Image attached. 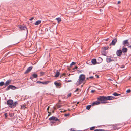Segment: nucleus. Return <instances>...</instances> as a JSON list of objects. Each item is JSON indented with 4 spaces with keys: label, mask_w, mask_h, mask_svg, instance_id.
<instances>
[{
    "label": "nucleus",
    "mask_w": 131,
    "mask_h": 131,
    "mask_svg": "<svg viewBox=\"0 0 131 131\" xmlns=\"http://www.w3.org/2000/svg\"><path fill=\"white\" fill-rule=\"evenodd\" d=\"M85 76L83 74L80 75L79 77V79L76 83V84L78 86L83 83L85 81Z\"/></svg>",
    "instance_id": "obj_1"
},
{
    "label": "nucleus",
    "mask_w": 131,
    "mask_h": 131,
    "mask_svg": "<svg viewBox=\"0 0 131 131\" xmlns=\"http://www.w3.org/2000/svg\"><path fill=\"white\" fill-rule=\"evenodd\" d=\"M7 104L11 108H14L16 105L18 104L17 102L16 101L13 102L12 100L10 99L7 101Z\"/></svg>",
    "instance_id": "obj_2"
},
{
    "label": "nucleus",
    "mask_w": 131,
    "mask_h": 131,
    "mask_svg": "<svg viewBox=\"0 0 131 131\" xmlns=\"http://www.w3.org/2000/svg\"><path fill=\"white\" fill-rule=\"evenodd\" d=\"M114 97H113L110 96H108L106 97L101 96H100V97L99 99V100L105 101L108 100H112L114 99Z\"/></svg>",
    "instance_id": "obj_3"
},
{
    "label": "nucleus",
    "mask_w": 131,
    "mask_h": 131,
    "mask_svg": "<svg viewBox=\"0 0 131 131\" xmlns=\"http://www.w3.org/2000/svg\"><path fill=\"white\" fill-rule=\"evenodd\" d=\"M100 97V96L99 98H97V100L93 103L92 104V106H93L95 105H98L100 104L101 103V101H103V100H99V99Z\"/></svg>",
    "instance_id": "obj_4"
},
{
    "label": "nucleus",
    "mask_w": 131,
    "mask_h": 131,
    "mask_svg": "<svg viewBox=\"0 0 131 131\" xmlns=\"http://www.w3.org/2000/svg\"><path fill=\"white\" fill-rule=\"evenodd\" d=\"M49 120L50 121L54 120L55 121H58L59 122H61L59 119H58L57 117L54 116H52V117L49 118Z\"/></svg>",
    "instance_id": "obj_5"
},
{
    "label": "nucleus",
    "mask_w": 131,
    "mask_h": 131,
    "mask_svg": "<svg viewBox=\"0 0 131 131\" xmlns=\"http://www.w3.org/2000/svg\"><path fill=\"white\" fill-rule=\"evenodd\" d=\"M16 88L15 86H13L12 85H9L6 89V90L8 91L10 89H16Z\"/></svg>",
    "instance_id": "obj_6"
},
{
    "label": "nucleus",
    "mask_w": 131,
    "mask_h": 131,
    "mask_svg": "<svg viewBox=\"0 0 131 131\" xmlns=\"http://www.w3.org/2000/svg\"><path fill=\"white\" fill-rule=\"evenodd\" d=\"M122 53V51L121 50H117L116 53V54L118 56H120Z\"/></svg>",
    "instance_id": "obj_7"
},
{
    "label": "nucleus",
    "mask_w": 131,
    "mask_h": 131,
    "mask_svg": "<svg viewBox=\"0 0 131 131\" xmlns=\"http://www.w3.org/2000/svg\"><path fill=\"white\" fill-rule=\"evenodd\" d=\"M32 68V66H30L29 67H28L27 70H26L25 72V74H26L29 72L31 70Z\"/></svg>",
    "instance_id": "obj_8"
},
{
    "label": "nucleus",
    "mask_w": 131,
    "mask_h": 131,
    "mask_svg": "<svg viewBox=\"0 0 131 131\" xmlns=\"http://www.w3.org/2000/svg\"><path fill=\"white\" fill-rule=\"evenodd\" d=\"M12 81V80L9 79L6 81L5 84V86H7L9 85L10 83Z\"/></svg>",
    "instance_id": "obj_9"
},
{
    "label": "nucleus",
    "mask_w": 131,
    "mask_h": 131,
    "mask_svg": "<svg viewBox=\"0 0 131 131\" xmlns=\"http://www.w3.org/2000/svg\"><path fill=\"white\" fill-rule=\"evenodd\" d=\"M117 41V39L116 38L112 40V42L110 44V45H114L116 43Z\"/></svg>",
    "instance_id": "obj_10"
},
{
    "label": "nucleus",
    "mask_w": 131,
    "mask_h": 131,
    "mask_svg": "<svg viewBox=\"0 0 131 131\" xmlns=\"http://www.w3.org/2000/svg\"><path fill=\"white\" fill-rule=\"evenodd\" d=\"M91 62L94 65L96 64V59H92L91 60Z\"/></svg>",
    "instance_id": "obj_11"
},
{
    "label": "nucleus",
    "mask_w": 131,
    "mask_h": 131,
    "mask_svg": "<svg viewBox=\"0 0 131 131\" xmlns=\"http://www.w3.org/2000/svg\"><path fill=\"white\" fill-rule=\"evenodd\" d=\"M106 61L108 63H109L111 61H113V60H112L111 58H107Z\"/></svg>",
    "instance_id": "obj_12"
},
{
    "label": "nucleus",
    "mask_w": 131,
    "mask_h": 131,
    "mask_svg": "<svg viewBox=\"0 0 131 131\" xmlns=\"http://www.w3.org/2000/svg\"><path fill=\"white\" fill-rule=\"evenodd\" d=\"M127 50V48H123L122 49V52H123L124 53L126 52Z\"/></svg>",
    "instance_id": "obj_13"
},
{
    "label": "nucleus",
    "mask_w": 131,
    "mask_h": 131,
    "mask_svg": "<svg viewBox=\"0 0 131 131\" xmlns=\"http://www.w3.org/2000/svg\"><path fill=\"white\" fill-rule=\"evenodd\" d=\"M41 23V21L40 20H38L35 22L34 24L35 25H37L40 24Z\"/></svg>",
    "instance_id": "obj_14"
},
{
    "label": "nucleus",
    "mask_w": 131,
    "mask_h": 131,
    "mask_svg": "<svg viewBox=\"0 0 131 131\" xmlns=\"http://www.w3.org/2000/svg\"><path fill=\"white\" fill-rule=\"evenodd\" d=\"M50 82V81H44V82H41V83L43 84H47L49 83V82Z\"/></svg>",
    "instance_id": "obj_15"
},
{
    "label": "nucleus",
    "mask_w": 131,
    "mask_h": 131,
    "mask_svg": "<svg viewBox=\"0 0 131 131\" xmlns=\"http://www.w3.org/2000/svg\"><path fill=\"white\" fill-rule=\"evenodd\" d=\"M54 84L57 87L60 86L61 85V84L60 83L57 82H54Z\"/></svg>",
    "instance_id": "obj_16"
},
{
    "label": "nucleus",
    "mask_w": 131,
    "mask_h": 131,
    "mask_svg": "<svg viewBox=\"0 0 131 131\" xmlns=\"http://www.w3.org/2000/svg\"><path fill=\"white\" fill-rule=\"evenodd\" d=\"M128 43V40H126L124 41L123 42V45H125L126 44Z\"/></svg>",
    "instance_id": "obj_17"
},
{
    "label": "nucleus",
    "mask_w": 131,
    "mask_h": 131,
    "mask_svg": "<svg viewBox=\"0 0 131 131\" xmlns=\"http://www.w3.org/2000/svg\"><path fill=\"white\" fill-rule=\"evenodd\" d=\"M19 28L21 30H24L26 28V27L22 26H20Z\"/></svg>",
    "instance_id": "obj_18"
},
{
    "label": "nucleus",
    "mask_w": 131,
    "mask_h": 131,
    "mask_svg": "<svg viewBox=\"0 0 131 131\" xmlns=\"http://www.w3.org/2000/svg\"><path fill=\"white\" fill-rule=\"evenodd\" d=\"M60 75V73L59 72H58L57 71L56 73V74L55 75V77H58Z\"/></svg>",
    "instance_id": "obj_19"
},
{
    "label": "nucleus",
    "mask_w": 131,
    "mask_h": 131,
    "mask_svg": "<svg viewBox=\"0 0 131 131\" xmlns=\"http://www.w3.org/2000/svg\"><path fill=\"white\" fill-rule=\"evenodd\" d=\"M102 54H103V55L107 56L106 55L107 53L106 52V50H103V51L102 52Z\"/></svg>",
    "instance_id": "obj_20"
},
{
    "label": "nucleus",
    "mask_w": 131,
    "mask_h": 131,
    "mask_svg": "<svg viewBox=\"0 0 131 131\" xmlns=\"http://www.w3.org/2000/svg\"><path fill=\"white\" fill-rule=\"evenodd\" d=\"M56 19L58 23H59L61 21V19L59 17L56 18Z\"/></svg>",
    "instance_id": "obj_21"
},
{
    "label": "nucleus",
    "mask_w": 131,
    "mask_h": 131,
    "mask_svg": "<svg viewBox=\"0 0 131 131\" xmlns=\"http://www.w3.org/2000/svg\"><path fill=\"white\" fill-rule=\"evenodd\" d=\"M113 95L115 96H117L119 95H120L121 94H118L116 92L114 93L113 94Z\"/></svg>",
    "instance_id": "obj_22"
},
{
    "label": "nucleus",
    "mask_w": 131,
    "mask_h": 131,
    "mask_svg": "<svg viewBox=\"0 0 131 131\" xmlns=\"http://www.w3.org/2000/svg\"><path fill=\"white\" fill-rule=\"evenodd\" d=\"M5 83L3 81L1 82H0V86H3L4 85H5Z\"/></svg>",
    "instance_id": "obj_23"
},
{
    "label": "nucleus",
    "mask_w": 131,
    "mask_h": 131,
    "mask_svg": "<svg viewBox=\"0 0 131 131\" xmlns=\"http://www.w3.org/2000/svg\"><path fill=\"white\" fill-rule=\"evenodd\" d=\"M32 76L34 78H36L37 77V75L36 74H34L32 75Z\"/></svg>",
    "instance_id": "obj_24"
},
{
    "label": "nucleus",
    "mask_w": 131,
    "mask_h": 131,
    "mask_svg": "<svg viewBox=\"0 0 131 131\" xmlns=\"http://www.w3.org/2000/svg\"><path fill=\"white\" fill-rule=\"evenodd\" d=\"M98 59L100 60L99 62L100 63L102 62L103 61V59L101 57H99Z\"/></svg>",
    "instance_id": "obj_25"
},
{
    "label": "nucleus",
    "mask_w": 131,
    "mask_h": 131,
    "mask_svg": "<svg viewBox=\"0 0 131 131\" xmlns=\"http://www.w3.org/2000/svg\"><path fill=\"white\" fill-rule=\"evenodd\" d=\"M26 107V106L25 105H24L23 106H21V109H24Z\"/></svg>",
    "instance_id": "obj_26"
},
{
    "label": "nucleus",
    "mask_w": 131,
    "mask_h": 131,
    "mask_svg": "<svg viewBox=\"0 0 131 131\" xmlns=\"http://www.w3.org/2000/svg\"><path fill=\"white\" fill-rule=\"evenodd\" d=\"M91 105H88L86 107V109L88 110H89L91 107Z\"/></svg>",
    "instance_id": "obj_27"
},
{
    "label": "nucleus",
    "mask_w": 131,
    "mask_h": 131,
    "mask_svg": "<svg viewBox=\"0 0 131 131\" xmlns=\"http://www.w3.org/2000/svg\"><path fill=\"white\" fill-rule=\"evenodd\" d=\"M40 75L41 76H42L44 75L45 74V72H41L40 73Z\"/></svg>",
    "instance_id": "obj_28"
},
{
    "label": "nucleus",
    "mask_w": 131,
    "mask_h": 131,
    "mask_svg": "<svg viewBox=\"0 0 131 131\" xmlns=\"http://www.w3.org/2000/svg\"><path fill=\"white\" fill-rule=\"evenodd\" d=\"M75 64V63L74 62H72L71 63V64L70 65V66H72L73 65H74Z\"/></svg>",
    "instance_id": "obj_29"
},
{
    "label": "nucleus",
    "mask_w": 131,
    "mask_h": 131,
    "mask_svg": "<svg viewBox=\"0 0 131 131\" xmlns=\"http://www.w3.org/2000/svg\"><path fill=\"white\" fill-rule=\"evenodd\" d=\"M103 130L102 129H95L94 130V131H103Z\"/></svg>",
    "instance_id": "obj_30"
},
{
    "label": "nucleus",
    "mask_w": 131,
    "mask_h": 131,
    "mask_svg": "<svg viewBox=\"0 0 131 131\" xmlns=\"http://www.w3.org/2000/svg\"><path fill=\"white\" fill-rule=\"evenodd\" d=\"M101 103H107L106 101H101Z\"/></svg>",
    "instance_id": "obj_31"
},
{
    "label": "nucleus",
    "mask_w": 131,
    "mask_h": 131,
    "mask_svg": "<svg viewBox=\"0 0 131 131\" xmlns=\"http://www.w3.org/2000/svg\"><path fill=\"white\" fill-rule=\"evenodd\" d=\"M95 128V127L94 126L90 128V130H93Z\"/></svg>",
    "instance_id": "obj_32"
},
{
    "label": "nucleus",
    "mask_w": 131,
    "mask_h": 131,
    "mask_svg": "<svg viewBox=\"0 0 131 131\" xmlns=\"http://www.w3.org/2000/svg\"><path fill=\"white\" fill-rule=\"evenodd\" d=\"M61 105H58L57 106V107L58 108H59L61 107Z\"/></svg>",
    "instance_id": "obj_33"
},
{
    "label": "nucleus",
    "mask_w": 131,
    "mask_h": 131,
    "mask_svg": "<svg viewBox=\"0 0 131 131\" xmlns=\"http://www.w3.org/2000/svg\"><path fill=\"white\" fill-rule=\"evenodd\" d=\"M69 113L68 114H64V116L65 117H67L69 115Z\"/></svg>",
    "instance_id": "obj_34"
},
{
    "label": "nucleus",
    "mask_w": 131,
    "mask_h": 131,
    "mask_svg": "<svg viewBox=\"0 0 131 131\" xmlns=\"http://www.w3.org/2000/svg\"><path fill=\"white\" fill-rule=\"evenodd\" d=\"M130 89H128L127 90L126 92L127 93H129L130 92Z\"/></svg>",
    "instance_id": "obj_35"
},
{
    "label": "nucleus",
    "mask_w": 131,
    "mask_h": 131,
    "mask_svg": "<svg viewBox=\"0 0 131 131\" xmlns=\"http://www.w3.org/2000/svg\"><path fill=\"white\" fill-rule=\"evenodd\" d=\"M71 94L69 93L68 95H67L68 97H70L71 96Z\"/></svg>",
    "instance_id": "obj_36"
},
{
    "label": "nucleus",
    "mask_w": 131,
    "mask_h": 131,
    "mask_svg": "<svg viewBox=\"0 0 131 131\" xmlns=\"http://www.w3.org/2000/svg\"><path fill=\"white\" fill-rule=\"evenodd\" d=\"M4 115L6 117H7V114L6 113H5L4 114Z\"/></svg>",
    "instance_id": "obj_37"
},
{
    "label": "nucleus",
    "mask_w": 131,
    "mask_h": 131,
    "mask_svg": "<svg viewBox=\"0 0 131 131\" xmlns=\"http://www.w3.org/2000/svg\"><path fill=\"white\" fill-rule=\"evenodd\" d=\"M79 89L78 88H77L76 90H75V91H74L75 92H77L78 90H79Z\"/></svg>",
    "instance_id": "obj_38"
},
{
    "label": "nucleus",
    "mask_w": 131,
    "mask_h": 131,
    "mask_svg": "<svg viewBox=\"0 0 131 131\" xmlns=\"http://www.w3.org/2000/svg\"><path fill=\"white\" fill-rule=\"evenodd\" d=\"M95 91V90H92L91 91V92L92 93H93Z\"/></svg>",
    "instance_id": "obj_39"
},
{
    "label": "nucleus",
    "mask_w": 131,
    "mask_h": 131,
    "mask_svg": "<svg viewBox=\"0 0 131 131\" xmlns=\"http://www.w3.org/2000/svg\"><path fill=\"white\" fill-rule=\"evenodd\" d=\"M77 66H75V67L74 68H73V70H75V69H77Z\"/></svg>",
    "instance_id": "obj_40"
},
{
    "label": "nucleus",
    "mask_w": 131,
    "mask_h": 131,
    "mask_svg": "<svg viewBox=\"0 0 131 131\" xmlns=\"http://www.w3.org/2000/svg\"><path fill=\"white\" fill-rule=\"evenodd\" d=\"M33 19H34V18L33 17H32L30 19H29V20H30L31 21V20H32Z\"/></svg>",
    "instance_id": "obj_41"
},
{
    "label": "nucleus",
    "mask_w": 131,
    "mask_h": 131,
    "mask_svg": "<svg viewBox=\"0 0 131 131\" xmlns=\"http://www.w3.org/2000/svg\"><path fill=\"white\" fill-rule=\"evenodd\" d=\"M93 78V77L92 76H90L89 77V78L90 79H92V78Z\"/></svg>",
    "instance_id": "obj_42"
},
{
    "label": "nucleus",
    "mask_w": 131,
    "mask_h": 131,
    "mask_svg": "<svg viewBox=\"0 0 131 131\" xmlns=\"http://www.w3.org/2000/svg\"><path fill=\"white\" fill-rule=\"evenodd\" d=\"M108 47H104V49H105V50H106V49H108Z\"/></svg>",
    "instance_id": "obj_43"
},
{
    "label": "nucleus",
    "mask_w": 131,
    "mask_h": 131,
    "mask_svg": "<svg viewBox=\"0 0 131 131\" xmlns=\"http://www.w3.org/2000/svg\"><path fill=\"white\" fill-rule=\"evenodd\" d=\"M49 106H48V108H47V110L48 111V113H49V112H48V110H49Z\"/></svg>",
    "instance_id": "obj_44"
},
{
    "label": "nucleus",
    "mask_w": 131,
    "mask_h": 131,
    "mask_svg": "<svg viewBox=\"0 0 131 131\" xmlns=\"http://www.w3.org/2000/svg\"><path fill=\"white\" fill-rule=\"evenodd\" d=\"M41 82L40 81H37V83H41Z\"/></svg>",
    "instance_id": "obj_45"
},
{
    "label": "nucleus",
    "mask_w": 131,
    "mask_h": 131,
    "mask_svg": "<svg viewBox=\"0 0 131 131\" xmlns=\"http://www.w3.org/2000/svg\"><path fill=\"white\" fill-rule=\"evenodd\" d=\"M68 82H72V81L71 80H69L68 81Z\"/></svg>",
    "instance_id": "obj_46"
},
{
    "label": "nucleus",
    "mask_w": 131,
    "mask_h": 131,
    "mask_svg": "<svg viewBox=\"0 0 131 131\" xmlns=\"http://www.w3.org/2000/svg\"><path fill=\"white\" fill-rule=\"evenodd\" d=\"M65 75H66V74H65L64 73H63L62 74V76H65Z\"/></svg>",
    "instance_id": "obj_47"
},
{
    "label": "nucleus",
    "mask_w": 131,
    "mask_h": 131,
    "mask_svg": "<svg viewBox=\"0 0 131 131\" xmlns=\"http://www.w3.org/2000/svg\"><path fill=\"white\" fill-rule=\"evenodd\" d=\"M109 39V38H107L106 39H105L106 41H108V40Z\"/></svg>",
    "instance_id": "obj_48"
},
{
    "label": "nucleus",
    "mask_w": 131,
    "mask_h": 131,
    "mask_svg": "<svg viewBox=\"0 0 131 131\" xmlns=\"http://www.w3.org/2000/svg\"><path fill=\"white\" fill-rule=\"evenodd\" d=\"M51 123H52V124H53L54 123H55V122H51Z\"/></svg>",
    "instance_id": "obj_49"
},
{
    "label": "nucleus",
    "mask_w": 131,
    "mask_h": 131,
    "mask_svg": "<svg viewBox=\"0 0 131 131\" xmlns=\"http://www.w3.org/2000/svg\"><path fill=\"white\" fill-rule=\"evenodd\" d=\"M120 3H121L120 1H118V4H119Z\"/></svg>",
    "instance_id": "obj_50"
},
{
    "label": "nucleus",
    "mask_w": 131,
    "mask_h": 131,
    "mask_svg": "<svg viewBox=\"0 0 131 131\" xmlns=\"http://www.w3.org/2000/svg\"><path fill=\"white\" fill-rule=\"evenodd\" d=\"M89 78V77L87 78H86V79L88 80Z\"/></svg>",
    "instance_id": "obj_51"
},
{
    "label": "nucleus",
    "mask_w": 131,
    "mask_h": 131,
    "mask_svg": "<svg viewBox=\"0 0 131 131\" xmlns=\"http://www.w3.org/2000/svg\"><path fill=\"white\" fill-rule=\"evenodd\" d=\"M128 47H130V48H131V45H130V46H128Z\"/></svg>",
    "instance_id": "obj_52"
},
{
    "label": "nucleus",
    "mask_w": 131,
    "mask_h": 131,
    "mask_svg": "<svg viewBox=\"0 0 131 131\" xmlns=\"http://www.w3.org/2000/svg\"><path fill=\"white\" fill-rule=\"evenodd\" d=\"M97 77L98 78H99V77L98 75H97Z\"/></svg>",
    "instance_id": "obj_53"
},
{
    "label": "nucleus",
    "mask_w": 131,
    "mask_h": 131,
    "mask_svg": "<svg viewBox=\"0 0 131 131\" xmlns=\"http://www.w3.org/2000/svg\"><path fill=\"white\" fill-rule=\"evenodd\" d=\"M83 86V85H81V87H82Z\"/></svg>",
    "instance_id": "obj_54"
},
{
    "label": "nucleus",
    "mask_w": 131,
    "mask_h": 131,
    "mask_svg": "<svg viewBox=\"0 0 131 131\" xmlns=\"http://www.w3.org/2000/svg\"><path fill=\"white\" fill-rule=\"evenodd\" d=\"M124 67V66H123V67H122V68H123Z\"/></svg>",
    "instance_id": "obj_55"
},
{
    "label": "nucleus",
    "mask_w": 131,
    "mask_h": 131,
    "mask_svg": "<svg viewBox=\"0 0 131 131\" xmlns=\"http://www.w3.org/2000/svg\"><path fill=\"white\" fill-rule=\"evenodd\" d=\"M79 103V102H77V104H78V103Z\"/></svg>",
    "instance_id": "obj_56"
},
{
    "label": "nucleus",
    "mask_w": 131,
    "mask_h": 131,
    "mask_svg": "<svg viewBox=\"0 0 131 131\" xmlns=\"http://www.w3.org/2000/svg\"><path fill=\"white\" fill-rule=\"evenodd\" d=\"M66 111V110H64V112H65Z\"/></svg>",
    "instance_id": "obj_57"
}]
</instances>
